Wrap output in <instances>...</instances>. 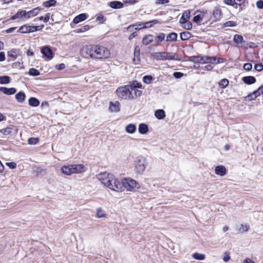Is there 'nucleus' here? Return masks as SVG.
Returning a JSON list of instances; mask_svg holds the SVG:
<instances>
[{
    "label": "nucleus",
    "instance_id": "f257e3e1",
    "mask_svg": "<svg viewBox=\"0 0 263 263\" xmlns=\"http://www.w3.org/2000/svg\"><path fill=\"white\" fill-rule=\"evenodd\" d=\"M81 55L86 59L105 61L111 57V52L106 47L100 44H90L83 46L80 51Z\"/></svg>",
    "mask_w": 263,
    "mask_h": 263
},
{
    "label": "nucleus",
    "instance_id": "f03ea898",
    "mask_svg": "<svg viewBox=\"0 0 263 263\" xmlns=\"http://www.w3.org/2000/svg\"><path fill=\"white\" fill-rule=\"evenodd\" d=\"M141 87V83L133 81L128 85L119 87L116 90V93L121 100H131L141 96L142 92L138 89Z\"/></svg>",
    "mask_w": 263,
    "mask_h": 263
},
{
    "label": "nucleus",
    "instance_id": "7ed1b4c3",
    "mask_svg": "<svg viewBox=\"0 0 263 263\" xmlns=\"http://www.w3.org/2000/svg\"><path fill=\"white\" fill-rule=\"evenodd\" d=\"M98 179L103 184L109 189L114 191L122 192L121 181L113 174L103 172L98 175Z\"/></svg>",
    "mask_w": 263,
    "mask_h": 263
},
{
    "label": "nucleus",
    "instance_id": "20e7f679",
    "mask_svg": "<svg viewBox=\"0 0 263 263\" xmlns=\"http://www.w3.org/2000/svg\"><path fill=\"white\" fill-rule=\"evenodd\" d=\"M189 61L201 64L210 63V64H219L224 62V59L222 58H216L213 57H209L207 55H194L189 58Z\"/></svg>",
    "mask_w": 263,
    "mask_h": 263
},
{
    "label": "nucleus",
    "instance_id": "39448f33",
    "mask_svg": "<svg viewBox=\"0 0 263 263\" xmlns=\"http://www.w3.org/2000/svg\"><path fill=\"white\" fill-rule=\"evenodd\" d=\"M61 171L64 174L69 176L85 172V167L82 164L65 165L61 167Z\"/></svg>",
    "mask_w": 263,
    "mask_h": 263
},
{
    "label": "nucleus",
    "instance_id": "423d86ee",
    "mask_svg": "<svg viewBox=\"0 0 263 263\" xmlns=\"http://www.w3.org/2000/svg\"><path fill=\"white\" fill-rule=\"evenodd\" d=\"M121 184H122V192L125 190L127 191L134 192L136 189L140 187L139 183L135 180L130 178H123Z\"/></svg>",
    "mask_w": 263,
    "mask_h": 263
},
{
    "label": "nucleus",
    "instance_id": "0eeeda50",
    "mask_svg": "<svg viewBox=\"0 0 263 263\" xmlns=\"http://www.w3.org/2000/svg\"><path fill=\"white\" fill-rule=\"evenodd\" d=\"M151 57L157 61L173 60L175 59L173 53L165 51L152 53Z\"/></svg>",
    "mask_w": 263,
    "mask_h": 263
},
{
    "label": "nucleus",
    "instance_id": "6e6552de",
    "mask_svg": "<svg viewBox=\"0 0 263 263\" xmlns=\"http://www.w3.org/2000/svg\"><path fill=\"white\" fill-rule=\"evenodd\" d=\"M44 25L42 24L40 26L30 25L29 24H26L21 26L17 30V32L22 34L30 33L42 30Z\"/></svg>",
    "mask_w": 263,
    "mask_h": 263
},
{
    "label": "nucleus",
    "instance_id": "1a4fd4ad",
    "mask_svg": "<svg viewBox=\"0 0 263 263\" xmlns=\"http://www.w3.org/2000/svg\"><path fill=\"white\" fill-rule=\"evenodd\" d=\"M146 159L142 156H138L135 160V171L137 174H142L145 170Z\"/></svg>",
    "mask_w": 263,
    "mask_h": 263
},
{
    "label": "nucleus",
    "instance_id": "9d476101",
    "mask_svg": "<svg viewBox=\"0 0 263 263\" xmlns=\"http://www.w3.org/2000/svg\"><path fill=\"white\" fill-rule=\"evenodd\" d=\"M41 52L42 54L48 60H51L54 57V53L51 49L47 46H43L41 48Z\"/></svg>",
    "mask_w": 263,
    "mask_h": 263
},
{
    "label": "nucleus",
    "instance_id": "9b49d317",
    "mask_svg": "<svg viewBox=\"0 0 263 263\" xmlns=\"http://www.w3.org/2000/svg\"><path fill=\"white\" fill-rule=\"evenodd\" d=\"M222 12L221 9L218 7H216L214 8L212 13V17L213 18V21L214 22H217L220 20Z\"/></svg>",
    "mask_w": 263,
    "mask_h": 263
},
{
    "label": "nucleus",
    "instance_id": "f8f14e48",
    "mask_svg": "<svg viewBox=\"0 0 263 263\" xmlns=\"http://www.w3.org/2000/svg\"><path fill=\"white\" fill-rule=\"evenodd\" d=\"M41 10V8L37 7L29 11H26V20H28L31 17L35 16L39 13Z\"/></svg>",
    "mask_w": 263,
    "mask_h": 263
},
{
    "label": "nucleus",
    "instance_id": "ddd939ff",
    "mask_svg": "<svg viewBox=\"0 0 263 263\" xmlns=\"http://www.w3.org/2000/svg\"><path fill=\"white\" fill-rule=\"evenodd\" d=\"M120 104L119 101H116L115 102H109V110L112 112H118L120 110Z\"/></svg>",
    "mask_w": 263,
    "mask_h": 263
},
{
    "label": "nucleus",
    "instance_id": "4468645a",
    "mask_svg": "<svg viewBox=\"0 0 263 263\" xmlns=\"http://www.w3.org/2000/svg\"><path fill=\"white\" fill-rule=\"evenodd\" d=\"M26 20V10H19L14 15L11 17V20H15L16 19Z\"/></svg>",
    "mask_w": 263,
    "mask_h": 263
},
{
    "label": "nucleus",
    "instance_id": "2eb2a0df",
    "mask_svg": "<svg viewBox=\"0 0 263 263\" xmlns=\"http://www.w3.org/2000/svg\"><path fill=\"white\" fill-rule=\"evenodd\" d=\"M227 172L226 167L222 165H219L216 166L215 168V173L219 176H223L227 174Z\"/></svg>",
    "mask_w": 263,
    "mask_h": 263
},
{
    "label": "nucleus",
    "instance_id": "dca6fc26",
    "mask_svg": "<svg viewBox=\"0 0 263 263\" xmlns=\"http://www.w3.org/2000/svg\"><path fill=\"white\" fill-rule=\"evenodd\" d=\"M191 11L190 10L185 11L179 20V23L181 24H185L190 18Z\"/></svg>",
    "mask_w": 263,
    "mask_h": 263
},
{
    "label": "nucleus",
    "instance_id": "f3484780",
    "mask_svg": "<svg viewBox=\"0 0 263 263\" xmlns=\"http://www.w3.org/2000/svg\"><path fill=\"white\" fill-rule=\"evenodd\" d=\"M154 37L152 34H147L143 36L142 43L144 45H148L154 42Z\"/></svg>",
    "mask_w": 263,
    "mask_h": 263
},
{
    "label": "nucleus",
    "instance_id": "a211bd4d",
    "mask_svg": "<svg viewBox=\"0 0 263 263\" xmlns=\"http://www.w3.org/2000/svg\"><path fill=\"white\" fill-rule=\"evenodd\" d=\"M242 81L247 85H251L255 83L256 80L253 76H246L242 78Z\"/></svg>",
    "mask_w": 263,
    "mask_h": 263
},
{
    "label": "nucleus",
    "instance_id": "6ab92c4d",
    "mask_svg": "<svg viewBox=\"0 0 263 263\" xmlns=\"http://www.w3.org/2000/svg\"><path fill=\"white\" fill-rule=\"evenodd\" d=\"M87 17V15L85 13H81L74 17L73 23L75 24H78L81 22L85 20Z\"/></svg>",
    "mask_w": 263,
    "mask_h": 263
},
{
    "label": "nucleus",
    "instance_id": "aec40b11",
    "mask_svg": "<svg viewBox=\"0 0 263 263\" xmlns=\"http://www.w3.org/2000/svg\"><path fill=\"white\" fill-rule=\"evenodd\" d=\"M0 91L3 93L8 95H13L16 91V89L15 88H8L5 87H1L0 88Z\"/></svg>",
    "mask_w": 263,
    "mask_h": 263
},
{
    "label": "nucleus",
    "instance_id": "412c9836",
    "mask_svg": "<svg viewBox=\"0 0 263 263\" xmlns=\"http://www.w3.org/2000/svg\"><path fill=\"white\" fill-rule=\"evenodd\" d=\"M165 37V33H159L155 39V41L156 42V46L160 45L161 43L164 40Z\"/></svg>",
    "mask_w": 263,
    "mask_h": 263
},
{
    "label": "nucleus",
    "instance_id": "4be33fe9",
    "mask_svg": "<svg viewBox=\"0 0 263 263\" xmlns=\"http://www.w3.org/2000/svg\"><path fill=\"white\" fill-rule=\"evenodd\" d=\"M178 35L175 32H171L169 33L167 36L166 41L167 42H175L177 40Z\"/></svg>",
    "mask_w": 263,
    "mask_h": 263
},
{
    "label": "nucleus",
    "instance_id": "5701e85b",
    "mask_svg": "<svg viewBox=\"0 0 263 263\" xmlns=\"http://www.w3.org/2000/svg\"><path fill=\"white\" fill-rule=\"evenodd\" d=\"M109 6L114 9H121L123 7L124 4L119 1H113L110 3Z\"/></svg>",
    "mask_w": 263,
    "mask_h": 263
},
{
    "label": "nucleus",
    "instance_id": "b1692460",
    "mask_svg": "<svg viewBox=\"0 0 263 263\" xmlns=\"http://www.w3.org/2000/svg\"><path fill=\"white\" fill-rule=\"evenodd\" d=\"M235 1L238 3L239 11L245 10L246 7V4H248V0H235Z\"/></svg>",
    "mask_w": 263,
    "mask_h": 263
},
{
    "label": "nucleus",
    "instance_id": "393cba45",
    "mask_svg": "<svg viewBox=\"0 0 263 263\" xmlns=\"http://www.w3.org/2000/svg\"><path fill=\"white\" fill-rule=\"evenodd\" d=\"M139 132L141 134H145L148 130V126L145 123H141L138 127Z\"/></svg>",
    "mask_w": 263,
    "mask_h": 263
},
{
    "label": "nucleus",
    "instance_id": "a878e982",
    "mask_svg": "<svg viewBox=\"0 0 263 263\" xmlns=\"http://www.w3.org/2000/svg\"><path fill=\"white\" fill-rule=\"evenodd\" d=\"M155 117L159 120H161L165 117V112L163 109H158L155 111Z\"/></svg>",
    "mask_w": 263,
    "mask_h": 263
},
{
    "label": "nucleus",
    "instance_id": "bb28decb",
    "mask_svg": "<svg viewBox=\"0 0 263 263\" xmlns=\"http://www.w3.org/2000/svg\"><path fill=\"white\" fill-rule=\"evenodd\" d=\"M135 26H138V27H139L140 28H139V29H145V28H147V26L146 25H145V24H144L143 23H142V22H139V23H137L135 24H133V25H129L127 28V30L128 31H130V29L135 27Z\"/></svg>",
    "mask_w": 263,
    "mask_h": 263
},
{
    "label": "nucleus",
    "instance_id": "cd10ccee",
    "mask_svg": "<svg viewBox=\"0 0 263 263\" xmlns=\"http://www.w3.org/2000/svg\"><path fill=\"white\" fill-rule=\"evenodd\" d=\"M180 37L181 40L186 41L192 37V34L188 31H183L180 33Z\"/></svg>",
    "mask_w": 263,
    "mask_h": 263
},
{
    "label": "nucleus",
    "instance_id": "c85d7f7f",
    "mask_svg": "<svg viewBox=\"0 0 263 263\" xmlns=\"http://www.w3.org/2000/svg\"><path fill=\"white\" fill-rule=\"evenodd\" d=\"M15 98L17 102L22 103L26 98V95L24 92L20 91L16 94Z\"/></svg>",
    "mask_w": 263,
    "mask_h": 263
},
{
    "label": "nucleus",
    "instance_id": "c756f323",
    "mask_svg": "<svg viewBox=\"0 0 263 263\" xmlns=\"http://www.w3.org/2000/svg\"><path fill=\"white\" fill-rule=\"evenodd\" d=\"M28 102L29 105L32 107H36L40 105L39 100L37 99L34 97L30 98L29 99Z\"/></svg>",
    "mask_w": 263,
    "mask_h": 263
},
{
    "label": "nucleus",
    "instance_id": "7c9ffc66",
    "mask_svg": "<svg viewBox=\"0 0 263 263\" xmlns=\"http://www.w3.org/2000/svg\"><path fill=\"white\" fill-rule=\"evenodd\" d=\"M18 55V51L16 49H12L8 51V56L15 60Z\"/></svg>",
    "mask_w": 263,
    "mask_h": 263
},
{
    "label": "nucleus",
    "instance_id": "2f4dec72",
    "mask_svg": "<svg viewBox=\"0 0 263 263\" xmlns=\"http://www.w3.org/2000/svg\"><path fill=\"white\" fill-rule=\"evenodd\" d=\"M125 130L128 133L133 134L136 130V126L134 124H129L126 126Z\"/></svg>",
    "mask_w": 263,
    "mask_h": 263
},
{
    "label": "nucleus",
    "instance_id": "473e14b6",
    "mask_svg": "<svg viewBox=\"0 0 263 263\" xmlns=\"http://www.w3.org/2000/svg\"><path fill=\"white\" fill-rule=\"evenodd\" d=\"M57 1L55 0H49L43 3V6L46 8L53 7L56 6Z\"/></svg>",
    "mask_w": 263,
    "mask_h": 263
},
{
    "label": "nucleus",
    "instance_id": "72a5a7b5",
    "mask_svg": "<svg viewBox=\"0 0 263 263\" xmlns=\"http://www.w3.org/2000/svg\"><path fill=\"white\" fill-rule=\"evenodd\" d=\"M229 84V81L228 79L224 78L220 80L218 83V86L221 88H226Z\"/></svg>",
    "mask_w": 263,
    "mask_h": 263
},
{
    "label": "nucleus",
    "instance_id": "f704fd0d",
    "mask_svg": "<svg viewBox=\"0 0 263 263\" xmlns=\"http://www.w3.org/2000/svg\"><path fill=\"white\" fill-rule=\"evenodd\" d=\"M90 28L91 27H90V26L89 25H84V26L81 27V28H78V29L74 30V31L76 33H78L84 32L85 31L89 30L90 29Z\"/></svg>",
    "mask_w": 263,
    "mask_h": 263
},
{
    "label": "nucleus",
    "instance_id": "c9c22d12",
    "mask_svg": "<svg viewBox=\"0 0 263 263\" xmlns=\"http://www.w3.org/2000/svg\"><path fill=\"white\" fill-rule=\"evenodd\" d=\"M234 42L235 44L238 45L241 44L243 41V38L242 35L239 34H235L233 38Z\"/></svg>",
    "mask_w": 263,
    "mask_h": 263
},
{
    "label": "nucleus",
    "instance_id": "e433bc0d",
    "mask_svg": "<svg viewBox=\"0 0 263 263\" xmlns=\"http://www.w3.org/2000/svg\"><path fill=\"white\" fill-rule=\"evenodd\" d=\"M106 21V18L101 13L96 14V21L99 22L100 24H103Z\"/></svg>",
    "mask_w": 263,
    "mask_h": 263
},
{
    "label": "nucleus",
    "instance_id": "4c0bfd02",
    "mask_svg": "<svg viewBox=\"0 0 263 263\" xmlns=\"http://www.w3.org/2000/svg\"><path fill=\"white\" fill-rule=\"evenodd\" d=\"M97 217L98 218L106 217V214L105 212L101 208L97 209Z\"/></svg>",
    "mask_w": 263,
    "mask_h": 263
},
{
    "label": "nucleus",
    "instance_id": "58836bf2",
    "mask_svg": "<svg viewBox=\"0 0 263 263\" xmlns=\"http://www.w3.org/2000/svg\"><path fill=\"white\" fill-rule=\"evenodd\" d=\"M133 61L135 64H138L140 61V51L134 52Z\"/></svg>",
    "mask_w": 263,
    "mask_h": 263
},
{
    "label": "nucleus",
    "instance_id": "ea45409f",
    "mask_svg": "<svg viewBox=\"0 0 263 263\" xmlns=\"http://www.w3.org/2000/svg\"><path fill=\"white\" fill-rule=\"evenodd\" d=\"M12 132V128L10 127H7L5 128L0 129V133L4 135L7 136L10 135Z\"/></svg>",
    "mask_w": 263,
    "mask_h": 263
},
{
    "label": "nucleus",
    "instance_id": "a19ab883",
    "mask_svg": "<svg viewBox=\"0 0 263 263\" xmlns=\"http://www.w3.org/2000/svg\"><path fill=\"white\" fill-rule=\"evenodd\" d=\"M50 18V13H47L45 17L43 16H41L40 17H38L34 20V21L39 20V21H43L45 23H47Z\"/></svg>",
    "mask_w": 263,
    "mask_h": 263
},
{
    "label": "nucleus",
    "instance_id": "79ce46f5",
    "mask_svg": "<svg viewBox=\"0 0 263 263\" xmlns=\"http://www.w3.org/2000/svg\"><path fill=\"white\" fill-rule=\"evenodd\" d=\"M40 141V139L38 137H31L28 140V143L30 145H35L37 144Z\"/></svg>",
    "mask_w": 263,
    "mask_h": 263
},
{
    "label": "nucleus",
    "instance_id": "37998d69",
    "mask_svg": "<svg viewBox=\"0 0 263 263\" xmlns=\"http://www.w3.org/2000/svg\"><path fill=\"white\" fill-rule=\"evenodd\" d=\"M10 81V78L9 76H5L0 77V84H8Z\"/></svg>",
    "mask_w": 263,
    "mask_h": 263
},
{
    "label": "nucleus",
    "instance_id": "c03bdc74",
    "mask_svg": "<svg viewBox=\"0 0 263 263\" xmlns=\"http://www.w3.org/2000/svg\"><path fill=\"white\" fill-rule=\"evenodd\" d=\"M153 80V77L150 75L145 76L143 78V81L144 83H145L147 84H151Z\"/></svg>",
    "mask_w": 263,
    "mask_h": 263
},
{
    "label": "nucleus",
    "instance_id": "a18cd8bd",
    "mask_svg": "<svg viewBox=\"0 0 263 263\" xmlns=\"http://www.w3.org/2000/svg\"><path fill=\"white\" fill-rule=\"evenodd\" d=\"M253 95H255V98L260 95L263 96V84L257 89V90L253 92Z\"/></svg>",
    "mask_w": 263,
    "mask_h": 263
},
{
    "label": "nucleus",
    "instance_id": "49530a36",
    "mask_svg": "<svg viewBox=\"0 0 263 263\" xmlns=\"http://www.w3.org/2000/svg\"><path fill=\"white\" fill-rule=\"evenodd\" d=\"M193 256L195 259L199 260H202L205 258V255L198 253H195Z\"/></svg>",
    "mask_w": 263,
    "mask_h": 263
},
{
    "label": "nucleus",
    "instance_id": "de8ad7c7",
    "mask_svg": "<svg viewBox=\"0 0 263 263\" xmlns=\"http://www.w3.org/2000/svg\"><path fill=\"white\" fill-rule=\"evenodd\" d=\"M40 73L39 71L34 68H30L29 71V74L30 76H39Z\"/></svg>",
    "mask_w": 263,
    "mask_h": 263
},
{
    "label": "nucleus",
    "instance_id": "09e8293b",
    "mask_svg": "<svg viewBox=\"0 0 263 263\" xmlns=\"http://www.w3.org/2000/svg\"><path fill=\"white\" fill-rule=\"evenodd\" d=\"M249 228H250L249 225H248L247 224H242L240 226L239 231V232L242 233V232L248 231L249 230Z\"/></svg>",
    "mask_w": 263,
    "mask_h": 263
},
{
    "label": "nucleus",
    "instance_id": "8fccbe9b",
    "mask_svg": "<svg viewBox=\"0 0 263 263\" xmlns=\"http://www.w3.org/2000/svg\"><path fill=\"white\" fill-rule=\"evenodd\" d=\"M237 26V23L233 21H229L223 24L224 27H235Z\"/></svg>",
    "mask_w": 263,
    "mask_h": 263
},
{
    "label": "nucleus",
    "instance_id": "3c124183",
    "mask_svg": "<svg viewBox=\"0 0 263 263\" xmlns=\"http://www.w3.org/2000/svg\"><path fill=\"white\" fill-rule=\"evenodd\" d=\"M158 23V21L157 20H154L151 21H148L147 22L144 23V24H145L147 26V28H149L152 27L154 25Z\"/></svg>",
    "mask_w": 263,
    "mask_h": 263
},
{
    "label": "nucleus",
    "instance_id": "603ef678",
    "mask_svg": "<svg viewBox=\"0 0 263 263\" xmlns=\"http://www.w3.org/2000/svg\"><path fill=\"white\" fill-rule=\"evenodd\" d=\"M254 69L258 71H261L263 70V65L261 63L256 64L254 66Z\"/></svg>",
    "mask_w": 263,
    "mask_h": 263
},
{
    "label": "nucleus",
    "instance_id": "864d4df0",
    "mask_svg": "<svg viewBox=\"0 0 263 263\" xmlns=\"http://www.w3.org/2000/svg\"><path fill=\"white\" fill-rule=\"evenodd\" d=\"M243 68L247 71H250L252 68V65L250 63H245L243 65Z\"/></svg>",
    "mask_w": 263,
    "mask_h": 263
},
{
    "label": "nucleus",
    "instance_id": "5fc2aeb1",
    "mask_svg": "<svg viewBox=\"0 0 263 263\" xmlns=\"http://www.w3.org/2000/svg\"><path fill=\"white\" fill-rule=\"evenodd\" d=\"M201 20H202V17H201V16L200 15H195L193 17V22H194L195 23H200Z\"/></svg>",
    "mask_w": 263,
    "mask_h": 263
},
{
    "label": "nucleus",
    "instance_id": "6e6d98bb",
    "mask_svg": "<svg viewBox=\"0 0 263 263\" xmlns=\"http://www.w3.org/2000/svg\"><path fill=\"white\" fill-rule=\"evenodd\" d=\"M183 76L184 74L181 72H174L173 73V76L176 79L181 78Z\"/></svg>",
    "mask_w": 263,
    "mask_h": 263
},
{
    "label": "nucleus",
    "instance_id": "4d7b16f0",
    "mask_svg": "<svg viewBox=\"0 0 263 263\" xmlns=\"http://www.w3.org/2000/svg\"><path fill=\"white\" fill-rule=\"evenodd\" d=\"M230 254L228 252H226L224 253V256L223 258V260L224 262H228L230 259Z\"/></svg>",
    "mask_w": 263,
    "mask_h": 263
},
{
    "label": "nucleus",
    "instance_id": "13d9d810",
    "mask_svg": "<svg viewBox=\"0 0 263 263\" xmlns=\"http://www.w3.org/2000/svg\"><path fill=\"white\" fill-rule=\"evenodd\" d=\"M223 3L227 5L231 6L235 5L234 2L235 0H223Z\"/></svg>",
    "mask_w": 263,
    "mask_h": 263
},
{
    "label": "nucleus",
    "instance_id": "bf43d9fd",
    "mask_svg": "<svg viewBox=\"0 0 263 263\" xmlns=\"http://www.w3.org/2000/svg\"><path fill=\"white\" fill-rule=\"evenodd\" d=\"M55 68L57 70H61L65 69V65L64 63H61L60 64L56 65Z\"/></svg>",
    "mask_w": 263,
    "mask_h": 263
},
{
    "label": "nucleus",
    "instance_id": "052dcab7",
    "mask_svg": "<svg viewBox=\"0 0 263 263\" xmlns=\"http://www.w3.org/2000/svg\"><path fill=\"white\" fill-rule=\"evenodd\" d=\"M6 165L9 166L10 168L14 169L16 167V164L15 162H7Z\"/></svg>",
    "mask_w": 263,
    "mask_h": 263
},
{
    "label": "nucleus",
    "instance_id": "680f3d73",
    "mask_svg": "<svg viewBox=\"0 0 263 263\" xmlns=\"http://www.w3.org/2000/svg\"><path fill=\"white\" fill-rule=\"evenodd\" d=\"M256 6L258 9H263V1L259 0L256 3Z\"/></svg>",
    "mask_w": 263,
    "mask_h": 263
},
{
    "label": "nucleus",
    "instance_id": "e2e57ef3",
    "mask_svg": "<svg viewBox=\"0 0 263 263\" xmlns=\"http://www.w3.org/2000/svg\"><path fill=\"white\" fill-rule=\"evenodd\" d=\"M6 59L5 53L4 52H0V62H3Z\"/></svg>",
    "mask_w": 263,
    "mask_h": 263
},
{
    "label": "nucleus",
    "instance_id": "0e129e2a",
    "mask_svg": "<svg viewBox=\"0 0 263 263\" xmlns=\"http://www.w3.org/2000/svg\"><path fill=\"white\" fill-rule=\"evenodd\" d=\"M184 28L186 29L190 30L192 28V24L191 22H186Z\"/></svg>",
    "mask_w": 263,
    "mask_h": 263
},
{
    "label": "nucleus",
    "instance_id": "69168bd1",
    "mask_svg": "<svg viewBox=\"0 0 263 263\" xmlns=\"http://www.w3.org/2000/svg\"><path fill=\"white\" fill-rule=\"evenodd\" d=\"M138 35V33L137 32L135 31L134 32H133L132 33H131L129 36H128V39L129 40H132V39H133L134 37H135L136 36H137Z\"/></svg>",
    "mask_w": 263,
    "mask_h": 263
},
{
    "label": "nucleus",
    "instance_id": "338daca9",
    "mask_svg": "<svg viewBox=\"0 0 263 263\" xmlns=\"http://www.w3.org/2000/svg\"><path fill=\"white\" fill-rule=\"evenodd\" d=\"M169 2V0H156L157 4H164Z\"/></svg>",
    "mask_w": 263,
    "mask_h": 263
},
{
    "label": "nucleus",
    "instance_id": "774afa93",
    "mask_svg": "<svg viewBox=\"0 0 263 263\" xmlns=\"http://www.w3.org/2000/svg\"><path fill=\"white\" fill-rule=\"evenodd\" d=\"M243 263H254V262L250 258H247L243 260Z\"/></svg>",
    "mask_w": 263,
    "mask_h": 263
}]
</instances>
